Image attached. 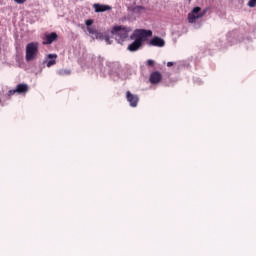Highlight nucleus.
Segmentation results:
<instances>
[{
  "label": "nucleus",
  "instance_id": "obj_16",
  "mask_svg": "<svg viewBox=\"0 0 256 256\" xmlns=\"http://www.w3.org/2000/svg\"><path fill=\"white\" fill-rule=\"evenodd\" d=\"M256 6V0H249L248 1V7H255Z\"/></svg>",
  "mask_w": 256,
  "mask_h": 256
},
{
  "label": "nucleus",
  "instance_id": "obj_18",
  "mask_svg": "<svg viewBox=\"0 0 256 256\" xmlns=\"http://www.w3.org/2000/svg\"><path fill=\"white\" fill-rule=\"evenodd\" d=\"M147 65H149L150 67H152V65H155V61H153V60H148V61H147Z\"/></svg>",
  "mask_w": 256,
  "mask_h": 256
},
{
  "label": "nucleus",
  "instance_id": "obj_2",
  "mask_svg": "<svg viewBox=\"0 0 256 256\" xmlns=\"http://www.w3.org/2000/svg\"><path fill=\"white\" fill-rule=\"evenodd\" d=\"M38 53H39V43L32 42L26 45L25 59L27 62L34 61V59H37Z\"/></svg>",
  "mask_w": 256,
  "mask_h": 256
},
{
  "label": "nucleus",
  "instance_id": "obj_10",
  "mask_svg": "<svg viewBox=\"0 0 256 256\" xmlns=\"http://www.w3.org/2000/svg\"><path fill=\"white\" fill-rule=\"evenodd\" d=\"M93 8L95 13H105V11H111V6L105 4L95 3Z\"/></svg>",
  "mask_w": 256,
  "mask_h": 256
},
{
  "label": "nucleus",
  "instance_id": "obj_12",
  "mask_svg": "<svg viewBox=\"0 0 256 256\" xmlns=\"http://www.w3.org/2000/svg\"><path fill=\"white\" fill-rule=\"evenodd\" d=\"M54 41H57V33L52 32L51 34H47L44 38L43 45H51Z\"/></svg>",
  "mask_w": 256,
  "mask_h": 256
},
{
  "label": "nucleus",
  "instance_id": "obj_13",
  "mask_svg": "<svg viewBox=\"0 0 256 256\" xmlns=\"http://www.w3.org/2000/svg\"><path fill=\"white\" fill-rule=\"evenodd\" d=\"M140 47H143V44L135 39L134 42L128 45L127 49L130 53H135V51H139Z\"/></svg>",
  "mask_w": 256,
  "mask_h": 256
},
{
  "label": "nucleus",
  "instance_id": "obj_19",
  "mask_svg": "<svg viewBox=\"0 0 256 256\" xmlns=\"http://www.w3.org/2000/svg\"><path fill=\"white\" fill-rule=\"evenodd\" d=\"M174 63L173 62H168L167 67H173Z\"/></svg>",
  "mask_w": 256,
  "mask_h": 256
},
{
  "label": "nucleus",
  "instance_id": "obj_8",
  "mask_svg": "<svg viewBox=\"0 0 256 256\" xmlns=\"http://www.w3.org/2000/svg\"><path fill=\"white\" fill-rule=\"evenodd\" d=\"M161 79H163L161 72L155 71L150 74L149 81L152 85H158V83H161Z\"/></svg>",
  "mask_w": 256,
  "mask_h": 256
},
{
  "label": "nucleus",
  "instance_id": "obj_5",
  "mask_svg": "<svg viewBox=\"0 0 256 256\" xmlns=\"http://www.w3.org/2000/svg\"><path fill=\"white\" fill-rule=\"evenodd\" d=\"M207 14V9L201 11V7L196 6L192 9V11L188 14V23L194 24L197 23V19H201L205 17Z\"/></svg>",
  "mask_w": 256,
  "mask_h": 256
},
{
  "label": "nucleus",
  "instance_id": "obj_14",
  "mask_svg": "<svg viewBox=\"0 0 256 256\" xmlns=\"http://www.w3.org/2000/svg\"><path fill=\"white\" fill-rule=\"evenodd\" d=\"M58 73H59L60 75H70V74H71V71H70V70L62 69V70H59Z\"/></svg>",
  "mask_w": 256,
  "mask_h": 256
},
{
  "label": "nucleus",
  "instance_id": "obj_11",
  "mask_svg": "<svg viewBox=\"0 0 256 256\" xmlns=\"http://www.w3.org/2000/svg\"><path fill=\"white\" fill-rule=\"evenodd\" d=\"M44 63L47 67H53V65L57 63V54H48L44 60Z\"/></svg>",
  "mask_w": 256,
  "mask_h": 256
},
{
  "label": "nucleus",
  "instance_id": "obj_3",
  "mask_svg": "<svg viewBox=\"0 0 256 256\" xmlns=\"http://www.w3.org/2000/svg\"><path fill=\"white\" fill-rule=\"evenodd\" d=\"M153 36V31L151 30H144V29H138L133 32V34L130 36V39H135L139 43H142L147 41L149 37Z\"/></svg>",
  "mask_w": 256,
  "mask_h": 256
},
{
  "label": "nucleus",
  "instance_id": "obj_15",
  "mask_svg": "<svg viewBox=\"0 0 256 256\" xmlns=\"http://www.w3.org/2000/svg\"><path fill=\"white\" fill-rule=\"evenodd\" d=\"M93 23H94L93 19L86 20L85 25H87V29H88V27H91V25H93Z\"/></svg>",
  "mask_w": 256,
  "mask_h": 256
},
{
  "label": "nucleus",
  "instance_id": "obj_17",
  "mask_svg": "<svg viewBox=\"0 0 256 256\" xmlns=\"http://www.w3.org/2000/svg\"><path fill=\"white\" fill-rule=\"evenodd\" d=\"M15 3H18V5H23V3H25V1L27 0H14Z\"/></svg>",
  "mask_w": 256,
  "mask_h": 256
},
{
  "label": "nucleus",
  "instance_id": "obj_4",
  "mask_svg": "<svg viewBox=\"0 0 256 256\" xmlns=\"http://www.w3.org/2000/svg\"><path fill=\"white\" fill-rule=\"evenodd\" d=\"M87 31L91 37V39H99L100 41H105L107 45H111V38L107 32H99L95 30L93 27H88Z\"/></svg>",
  "mask_w": 256,
  "mask_h": 256
},
{
  "label": "nucleus",
  "instance_id": "obj_7",
  "mask_svg": "<svg viewBox=\"0 0 256 256\" xmlns=\"http://www.w3.org/2000/svg\"><path fill=\"white\" fill-rule=\"evenodd\" d=\"M148 46L162 48L165 46V40L159 36H155L150 41H148Z\"/></svg>",
  "mask_w": 256,
  "mask_h": 256
},
{
  "label": "nucleus",
  "instance_id": "obj_1",
  "mask_svg": "<svg viewBox=\"0 0 256 256\" xmlns=\"http://www.w3.org/2000/svg\"><path fill=\"white\" fill-rule=\"evenodd\" d=\"M129 31H131V29L127 27L115 26L112 28L111 33L115 36L117 43H123V41L129 37Z\"/></svg>",
  "mask_w": 256,
  "mask_h": 256
},
{
  "label": "nucleus",
  "instance_id": "obj_9",
  "mask_svg": "<svg viewBox=\"0 0 256 256\" xmlns=\"http://www.w3.org/2000/svg\"><path fill=\"white\" fill-rule=\"evenodd\" d=\"M126 98L128 103H130V107H137V104L139 103V96L131 94V92H126Z\"/></svg>",
  "mask_w": 256,
  "mask_h": 256
},
{
  "label": "nucleus",
  "instance_id": "obj_6",
  "mask_svg": "<svg viewBox=\"0 0 256 256\" xmlns=\"http://www.w3.org/2000/svg\"><path fill=\"white\" fill-rule=\"evenodd\" d=\"M29 91V85L27 84H18L15 89L9 90L8 95L9 97L15 95L17 93L18 95H25Z\"/></svg>",
  "mask_w": 256,
  "mask_h": 256
}]
</instances>
